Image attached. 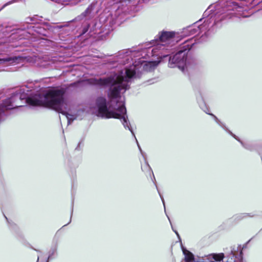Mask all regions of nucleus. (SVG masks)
I'll use <instances>...</instances> for the list:
<instances>
[{"label": "nucleus", "mask_w": 262, "mask_h": 262, "mask_svg": "<svg viewBox=\"0 0 262 262\" xmlns=\"http://www.w3.org/2000/svg\"><path fill=\"white\" fill-rule=\"evenodd\" d=\"M55 252V250H54L50 252L49 255L48 256V260L47 261V262H48V260L50 259H51L52 258V256L54 254Z\"/></svg>", "instance_id": "16"}, {"label": "nucleus", "mask_w": 262, "mask_h": 262, "mask_svg": "<svg viewBox=\"0 0 262 262\" xmlns=\"http://www.w3.org/2000/svg\"><path fill=\"white\" fill-rule=\"evenodd\" d=\"M201 21H202V19H201L199 20V22H200Z\"/></svg>", "instance_id": "24"}, {"label": "nucleus", "mask_w": 262, "mask_h": 262, "mask_svg": "<svg viewBox=\"0 0 262 262\" xmlns=\"http://www.w3.org/2000/svg\"><path fill=\"white\" fill-rule=\"evenodd\" d=\"M83 112V110H79V111H78V112Z\"/></svg>", "instance_id": "23"}, {"label": "nucleus", "mask_w": 262, "mask_h": 262, "mask_svg": "<svg viewBox=\"0 0 262 262\" xmlns=\"http://www.w3.org/2000/svg\"><path fill=\"white\" fill-rule=\"evenodd\" d=\"M174 231L175 232L176 234L178 235V236L179 237V235L178 233L176 231Z\"/></svg>", "instance_id": "21"}, {"label": "nucleus", "mask_w": 262, "mask_h": 262, "mask_svg": "<svg viewBox=\"0 0 262 262\" xmlns=\"http://www.w3.org/2000/svg\"><path fill=\"white\" fill-rule=\"evenodd\" d=\"M159 193L160 196V198H161V200H162V201L163 204L164 206H165V203H164V199H163V196L161 195V194L160 193V192H159Z\"/></svg>", "instance_id": "19"}, {"label": "nucleus", "mask_w": 262, "mask_h": 262, "mask_svg": "<svg viewBox=\"0 0 262 262\" xmlns=\"http://www.w3.org/2000/svg\"><path fill=\"white\" fill-rule=\"evenodd\" d=\"M198 102L199 103V105H200V107L205 112H206L207 114H209L210 115L213 116V117L214 118V120H215V121L220 125L223 128H225V125L223 124V123H222L219 120V119L215 116H214L213 114H210L208 112V108L206 106V104L204 102L203 100H202L201 101L199 100H198Z\"/></svg>", "instance_id": "9"}, {"label": "nucleus", "mask_w": 262, "mask_h": 262, "mask_svg": "<svg viewBox=\"0 0 262 262\" xmlns=\"http://www.w3.org/2000/svg\"><path fill=\"white\" fill-rule=\"evenodd\" d=\"M195 43V39L193 37L185 40L181 45L178 51L173 57L169 58L168 67L170 68L178 67L182 72L194 66L196 63L194 56L188 55V51Z\"/></svg>", "instance_id": "5"}, {"label": "nucleus", "mask_w": 262, "mask_h": 262, "mask_svg": "<svg viewBox=\"0 0 262 262\" xmlns=\"http://www.w3.org/2000/svg\"><path fill=\"white\" fill-rule=\"evenodd\" d=\"M247 216H249V214L248 213H239L233 216V219L235 221L238 222L245 217H246ZM250 216H252V215H250Z\"/></svg>", "instance_id": "11"}, {"label": "nucleus", "mask_w": 262, "mask_h": 262, "mask_svg": "<svg viewBox=\"0 0 262 262\" xmlns=\"http://www.w3.org/2000/svg\"><path fill=\"white\" fill-rule=\"evenodd\" d=\"M90 11H91V10H90V7H89L85 10V11L81 14V15L80 16V17H85L88 14L90 13Z\"/></svg>", "instance_id": "13"}, {"label": "nucleus", "mask_w": 262, "mask_h": 262, "mask_svg": "<svg viewBox=\"0 0 262 262\" xmlns=\"http://www.w3.org/2000/svg\"><path fill=\"white\" fill-rule=\"evenodd\" d=\"M20 59V57L19 56H13L0 58V63H9V64H15L18 62Z\"/></svg>", "instance_id": "10"}, {"label": "nucleus", "mask_w": 262, "mask_h": 262, "mask_svg": "<svg viewBox=\"0 0 262 262\" xmlns=\"http://www.w3.org/2000/svg\"><path fill=\"white\" fill-rule=\"evenodd\" d=\"M90 11H91V10H90V7H89L85 10V11L81 14V15L80 16V17H85L88 14L90 13Z\"/></svg>", "instance_id": "15"}, {"label": "nucleus", "mask_w": 262, "mask_h": 262, "mask_svg": "<svg viewBox=\"0 0 262 262\" xmlns=\"http://www.w3.org/2000/svg\"><path fill=\"white\" fill-rule=\"evenodd\" d=\"M205 35H208V32H205Z\"/></svg>", "instance_id": "22"}, {"label": "nucleus", "mask_w": 262, "mask_h": 262, "mask_svg": "<svg viewBox=\"0 0 262 262\" xmlns=\"http://www.w3.org/2000/svg\"><path fill=\"white\" fill-rule=\"evenodd\" d=\"M13 2V1H10V2H8V3H7L5 4L3 6V7L1 9V10L2 9L4 8V7H5L6 6H8V5H10V4H12Z\"/></svg>", "instance_id": "17"}, {"label": "nucleus", "mask_w": 262, "mask_h": 262, "mask_svg": "<svg viewBox=\"0 0 262 262\" xmlns=\"http://www.w3.org/2000/svg\"><path fill=\"white\" fill-rule=\"evenodd\" d=\"M90 11H91V10H90V7H89L85 10V11L81 14V15L80 16V17H85L88 14L90 13Z\"/></svg>", "instance_id": "14"}, {"label": "nucleus", "mask_w": 262, "mask_h": 262, "mask_svg": "<svg viewBox=\"0 0 262 262\" xmlns=\"http://www.w3.org/2000/svg\"><path fill=\"white\" fill-rule=\"evenodd\" d=\"M207 26L203 24L196 25L195 24L185 29L182 34L180 35L174 32L163 31L159 34V40L156 44L152 46L145 48L140 51L122 50L119 51L117 55L115 56L114 61L119 62L120 64L126 63H133L135 60H144L150 57H156L157 59L164 58L168 56L173 52L172 47L176 42H178L181 39L180 37L184 38L185 36L195 35L201 32L209 30Z\"/></svg>", "instance_id": "2"}, {"label": "nucleus", "mask_w": 262, "mask_h": 262, "mask_svg": "<svg viewBox=\"0 0 262 262\" xmlns=\"http://www.w3.org/2000/svg\"><path fill=\"white\" fill-rule=\"evenodd\" d=\"M163 58L151 61L135 60L132 64L124 69L111 73L105 78H93L89 82L101 88H109V101L103 97L96 100L93 113L104 118H116L121 120L124 127L128 128L135 137L126 116L124 98L121 93L129 89L132 79L142 71L150 72L155 69Z\"/></svg>", "instance_id": "1"}, {"label": "nucleus", "mask_w": 262, "mask_h": 262, "mask_svg": "<svg viewBox=\"0 0 262 262\" xmlns=\"http://www.w3.org/2000/svg\"><path fill=\"white\" fill-rule=\"evenodd\" d=\"M23 89L13 94L10 98L0 103V123L4 119L5 111L22 106L19 102L25 99L27 103L32 106L46 105L64 115V91L62 89L49 91L44 95L35 94L31 97L25 93Z\"/></svg>", "instance_id": "3"}, {"label": "nucleus", "mask_w": 262, "mask_h": 262, "mask_svg": "<svg viewBox=\"0 0 262 262\" xmlns=\"http://www.w3.org/2000/svg\"><path fill=\"white\" fill-rule=\"evenodd\" d=\"M184 258L181 262H214V260H219L222 259V255H207L202 257L197 256L195 257L194 255L189 251L182 248Z\"/></svg>", "instance_id": "7"}, {"label": "nucleus", "mask_w": 262, "mask_h": 262, "mask_svg": "<svg viewBox=\"0 0 262 262\" xmlns=\"http://www.w3.org/2000/svg\"><path fill=\"white\" fill-rule=\"evenodd\" d=\"M35 19V17L27 18L26 19V22L27 24L26 28L24 29L20 28L16 29L15 32L12 33L11 37L12 38L21 39L28 37L27 34L35 35L34 32L43 36H46L47 31L40 25H39L35 26L28 25L29 23H37Z\"/></svg>", "instance_id": "6"}, {"label": "nucleus", "mask_w": 262, "mask_h": 262, "mask_svg": "<svg viewBox=\"0 0 262 262\" xmlns=\"http://www.w3.org/2000/svg\"><path fill=\"white\" fill-rule=\"evenodd\" d=\"M146 166L150 169V168L149 165H148V164L146 162Z\"/></svg>", "instance_id": "20"}, {"label": "nucleus", "mask_w": 262, "mask_h": 262, "mask_svg": "<svg viewBox=\"0 0 262 262\" xmlns=\"http://www.w3.org/2000/svg\"><path fill=\"white\" fill-rule=\"evenodd\" d=\"M136 141H137V144H138V148H139V150H140V152H141V154H142V156L144 157V154L142 152V149H141V147H140V145H139V144H138V141H137V140H136Z\"/></svg>", "instance_id": "18"}, {"label": "nucleus", "mask_w": 262, "mask_h": 262, "mask_svg": "<svg viewBox=\"0 0 262 262\" xmlns=\"http://www.w3.org/2000/svg\"><path fill=\"white\" fill-rule=\"evenodd\" d=\"M222 255V259L219 260H214V262H242V252L240 253L239 257H235V253L233 250H231L229 255L225 256L224 254L221 253L219 254H210V255Z\"/></svg>", "instance_id": "8"}, {"label": "nucleus", "mask_w": 262, "mask_h": 262, "mask_svg": "<svg viewBox=\"0 0 262 262\" xmlns=\"http://www.w3.org/2000/svg\"><path fill=\"white\" fill-rule=\"evenodd\" d=\"M262 2V0H220L214 5L210 6L204 12V25L210 27L209 31L214 26H219L220 22L236 17H245L244 10L252 7Z\"/></svg>", "instance_id": "4"}, {"label": "nucleus", "mask_w": 262, "mask_h": 262, "mask_svg": "<svg viewBox=\"0 0 262 262\" xmlns=\"http://www.w3.org/2000/svg\"><path fill=\"white\" fill-rule=\"evenodd\" d=\"M229 133L235 139H236L237 140H238L239 142H240L241 143V144L243 145V146H244L247 149H248L249 150H251L252 148L250 147L249 145V144H244L242 141H241L239 140V139H238L237 138V137L234 134H233L231 132H230V131H229Z\"/></svg>", "instance_id": "12"}]
</instances>
